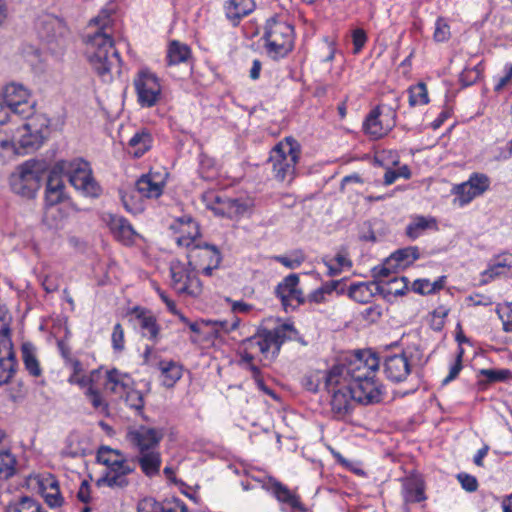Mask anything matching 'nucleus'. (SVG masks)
Masks as SVG:
<instances>
[{
	"mask_svg": "<svg viewBox=\"0 0 512 512\" xmlns=\"http://www.w3.org/2000/svg\"><path fill=\"white\" fill-rule=\"evenodd\" d=\"M38 492L46 504L52 508L61 507L64 498L60 492L58 480L51 474L41 475L37 478Z\"/></svg>",
	"mask_w": 512,
	"mask_h": 512,
	"instance_id": "nucleus-23",
	"label": "nucleus"
},
{
	"mask_svg": "<svg viewBox=\"0 0 512 512\" xmlns=\"http://www.w3.org/2000/svg\"><path fill=\"white\" fill-rule=\"evenodd\" d=\"M399 269L398 266H395V263L388 264V259L378 267L373 269V275L382 285H385L387 282L386 279L390 277L396 270Z\"/></svg>",
	"mask_w": 512,
	"mask_h": 512,
	"instance_id": "nucleus-50",
	"label": "nucleus"
},
{
	"mask_svg": "<svg viewBox=\"0 0 512 512\" xmlns=\"http://www.w3.org/2000/svg\"><path fill=\"white\" fill-rule=\"evenodd\" d=\"M165 177L159 173L149 172L142 175L135 183L139 195L147 199H157L164 191Z\"/></svg>",
	"mask_w": 512,
	"mask_h": 512,
	"instance_id": "nucleus-21",
	"label": "nucleus"
},
{
	"mask_svg": "<svg viewBox=\"0 0 512 512\" xmlns=\"http://www.w3.org/2000/svg\"><path fill=\"white\" fill-rule=\"evenodd\" d=\"M124 394L126 395L125 401L131 408L136 410H141L143 408L144 399L140 391L128 388Z\"/></svg>",
	"mask_w": 512,
	"mask_h": 512,
	"instance_id": "nucleus-54",
	"label": "nucleus"
},
{
	"mask_svg": "<svg viewBox=\"0 0 512 512\" xmlns=\"http://www.w3.org/2000/svg\"><path fill=\"white\" fill-rule=\"evenodd\" d=\"M62 168L65 169L71 185L76 189L82 190L89 196L95 197L99 195L100 187L92 177L88 162L76 159L69 163H63Z\"/></svg>",
	"mask_w": 512,
	"mask_h": 512,
	"instance_id": "nucleus-8",
	"label": "nucleus"
},
{
	"mask_svg": "<svg viewBox=\"0 0 512 512\" xmlns=\"http://www.w3.org/2000/svg\"><path fill=\"white\" fill-rule=\"evenodd\" d=\"M301 156L300 144L292 137H286L270 151L268 162L274 178L280 182L291 183L296 175V165Z\"/></svg>",
	"mask_w": 512,
	"mask_h": 512,
	"instance_id": "nucleus-3",
	"label": "nucleus"
},
{
	"mask_svg": "<svg viewBox=\"0 0 512 512\" xmlns=\"http://www.w3.org/2000/svg\"><path fill=\"white\" fill-rule=\"evenodd\" d=\"M97 460L106 466V470L110 468L126 464L131 460H128L124 455L118 451L109 447H101L97 453Z\"/></svg>",
	"mask_w": 512,
	"mask_h": 512,
	"instance_id": "nucleus-35",
	"label": "nucleus"
},
{
	"mask_svg": "<svg viewBox=\"0 0 512 512\" xmlns=\"http://www.w3.org/2000/svg\"><path fill=\"white\" fill-rule=\"evenodd\" d=\"M325 386L329 393H331V409L335 417L343 418L352 410L354 393L351 385L345 381L341 384H331L325 378Z\"/></svg>",
	"mask_w": 512,
	"mask_h": 512,
	"instance_id": "nucleus-13",
	"label": "nucleus"
},
{
	"mask_svg": "<svg viewBox=\"0 0 512 512\" xmlns=\"http://www.w3.org/2000/svg\"><path fill=\"white\" fill-rule=\"evenodd\" d=\"M152 135L145 129L134 134L128 143V153L135 158H140L152 147Z\"/></svg>",
	"mask_w": 512,
	"mask_h": 512,
	"instance_id": "nucleus-32",
	"label": "nucleus"
},
{
	"mask_svg": "<svg viewBox=\"0 0 512 512\" xmlns=\"http://www.w3.org/2000/svg\"><path fill=\"white\" fill-rule=\"evenodd\" d=\"M248 369L251 371L252 376L257 383V386L265 393L272 395V391L265 386L264 381L260 376V369L253 363L248 365Z\"/></svg>",
	"mask_w": 512,
	"mask_h": 512,
	"instance_id": "nucleus-64",
	"label": "nucleus"
},
{
	"mask_svg": "<svg viewBox=\"0 0 512 512\" xmlns=\"http://www.w3.org/2000/svg\"><path fill=\"white\" fill-rule=\"evenodd\" d=\"M16 458L9 450L0 452V480H8L16 473Z\"/></svg>",
	"mask_w": 512,
	"mask_h": 512,
	"instance_id": "nucleus-40",
	"label": "nucleus"
},
{
	"mask_svg": "<svg viewBox=\"0 0 512 512\" xmlns=\"http://www.w3.org/2000/svg\"><path fill=\"white\" fill-rule=\"evenodd\" d=\"M22 358L27 371L34 377H39L42 373L39 361L34 352L26 345L22 348Z\"/></svg>",
	"mask_w": 512,
	"mask_h": 512,
	"instance_id": "nucleus-42",
	"label": "nucleus"
},
{
	"mask_svg": "<svg viewBox=\"0 0 512 512\" xmlns=\"http://www.w3.org/2000/svg\"><path fill=\"white\" fill-rule=\"evenodd\" d=\"M291 332H293V328L287 324L273 330H264L258 335L246 339V346L250 349H258L262 354H267L271 348L279 351L285 340L290 338Z\"/></svg>",
	"mask_w": 512,
	"mask_h": 512,
	"instance_id": "nucleus-10",
	"label": "nucleus"
},
{
	"mask_svg": "<svg viewBox=\"0 0 512 512\" xmlns=\"http://www.w3.org/2000/svg\"><path fill=\"white\" fill-rule=\"evenodd\" d=\"M195 267L173 260L170 264L172 288L178 294L196 297L202 292V283L198 279Z\"/></svg>",
	"mask_w": 512,
	"mask_h": 512,
	"instance_id": "nucleus-7",
	"label": "nucleus"
},
{
	"mask_svg": "<svg viewBox=\"0 0 512 512\" xmlns=\"http://www.w3.org/2000/svg\"><path fill=\"white\" fill-rule=\"evenodd\" d=\"M111 341L113 349L117 352H121L125 347L124 329L120 323H117L111 335Z\"/></svg>",
	"mask_w": 512,
	"mask_h": 512,
	"instance_id": "nucleus-56",
	"label": "nucleus"
},
{
	"mask_svg": "<svg viewBox=\"0 0 512 512\" xmlns=\"http://www.w3.org/2000/svg\"><path fill=\"white\" fill-rule=\"evenodd\" d=\"M458 481L461 483L463 489L468 492H475L478 488V481L476 477L467 473H459L457 475Z\"/></svg>",
	"mask_w": 512,
	"mask_h": 512,
	"instance_id": "nucleus-60",
	"label": "nucleus"
},
{
	"mask_svg": "<svg viewBox=\"0 0 512 512\" xmlns=\"http://www.w3.org/2000/svg\"><path fill=\"white\" fill-rule=\"evenodd\" d=\"M326 374H322L321 372H313L310 374H307L304 376L302 383L303 386L308 390L312 392H316L318 390V387L321 383V381L326 378Z\"/></svg>",
	"mask_w": 512,
	"mask_h": 512,
	"instance_id": "nucleus-52",
	"label": "nucleus"
},
{
	"mask_svg": "<svg viewBox=\"0 0 512 512\" xmlns=\"http://www.w3.org/2000/svg\"><path fill=\"white\" fill-rule=\"evenodd\" d=\"M424 483L420 479H408L404 484V499L407 503H418L426 499Z\"/></svg>",
	"mask_w": 512,
	"mask_h": 512,
	"instance_id": "nucleus-38",
	"label": "nucleus"
},
{
	"mask_svg": "<svg viewBox=\"0 0 512 512\" xmlns=\"http://www.w3.org/2000/svg\"><path fill=\"white\" fill-rule=\"evenodd\" d=\"M496 311L502 321L503 330L512 332V303L499 304Z\"/></svg>",
	"mask_w": 512,
	"mask_h": 512,
	"instance_id": "nucleus-47",
	"label": "nucleus"
},
{
	"mask_svg": "<svg viewBox=\"0 0 512 512\" xmlns=\"http://www.w3.org/2000/svg\"><path fill=\"white\" fill-rule=\"evenodd\" d=\"M138 102L142 107L156 105L161 96V85L158 77L148 69H141L134 79Z\"/></svg>",
	"mask_w": 512,
	"mask_h": 512,
	"instance_id": "nucleus-9",
	"label": "nucleus"
},
{
	"mask_svg": "<svg viewBox=\"0 0 512 512\" xmlns=\"http://www.w3.org/2000/svg\"><path fill=\"white\" fill-rule=\"evenodd\" d=\"M131 314L134 316L135 325L140 328L142 336L157 342L160 335V326L155 315L150 310L142 307H134Z\"/></svg>",
	"mask_w": 512,
	"mask_h": 512,
	"instance_id": "nucleus-20",
	"label": "nucleus"
},
{
	"mask_svg": "<svg viewBox=\"0 0 512 512\" xmlns=\"http://www.w3.org/2000/svg\"><path fill=\"white\" fill-rule=\"evenodd\" d=\"M5 512H43L41 504L30 496H21L5 507Z\"/></svg>",
	"mask_w": 512,
	"mask_h": 512,
	"instance_id": "nucleus-37",
	"label": "nucleus"
},
{
	"mask_svg": "<svg viewBox=\"0 0 512 512\" xmlns=\"http://www.w3.org/2000/svg\"><path fill=\"white\" fill-rule=\"evenodd\" d=\"M85 395L95 409L105 408L107 406L101 396V393L95 389L91 383L87 386Z\"/></svg>",
	"mask_w": 512,
	"mask_h": 512,
	"instance_id": "nucleus-59",
	"label": "nucleus"
},
{
	"mask_svg": "<svg viewBox=\"0 0 512 512\" xmlns=\"http://www.w3.org/2000/svg\"><path fill=\"white\" fill-rule=\"evenodd\" d=\"M134 471V461L110 468L105 471L104 475L100 479H98L97 485H106L110 488H125L130 483L128 476Z\"/></svg>",
	"mask_w": 512,
	"mask_h": 512,
	"instance_id": "nucleus-22",
	"label": "nucleus"
},
{
	"mask_svg": "<svg viewBox=\"0 0 512 512\" xmlns=\"http://www.w3.org/2000/svg\"><path fill=\"white\" fill-rule=\"evenodd\" d=\"M128 380L129 378L127 375L113 368L106 372L104 389L109 393L123 396L124 392H126L129 387Z\"/></svg>",
	"mask_w": 512,
	"mask_h": 512,
	"instance_id": "nucleus-30",
	"label": "nucleus"
},
{
	"mask_svg": "<svg viewBox=\"0 0 512 512\" xmlns=\"http://www.w3.org/2000/svg\"><path fill=\"white\" fill-rule=\"evenodd\" d=\"M263 39L270 55L283 57L293 48V26L283 16H273L266 21Z\"/></svg>",
	"mask_w": 512,
	"mask_h": 512,
	"instance_id": "nucleus-4",
	"label": "nucleus"
},
{
	"mask_svg": "<svg viewBox=\"0 0 512 512\" xmlns=\"http://www.w3.org/2000/svg\"><path fill=\"white\" fill-rule=\"evenodd\" d=\"M429 229H437L436 219L433 217L416 216L407 226L406 235L411 239H416Z\"/></svg>",
	"mask_w": 512,
	"mask_h": 512,
	"instance_id": "nucleus-34",
	"label": "nucleus"
},
{
	"mask_svg": "<svg viewBox=\"0 0 512 512\" xmlns=\"http://www.w3.org/2000/svg\"><path fill=\"white\" fill-rule=\"evenodd\" d=\"M5 104L11 112L24 118L33 113V106L29 104L30 93L22 84L11 83L3 90Z\"/></svg>",
	"mask_w": 512,
	"mask_h": 512,
	"instance_id": "nucleus-12",
	"label": "nucleus"
},
{
	"mask_svg": "<svg viewBox=\"0 0 512 512\" xmlns=\"http://www.w3.org/2000/svg\"><path fill=\"white\" fill-rule=\"evenodd\" d=\"M108 27L103 24L98 31L85 37V54L92 69L103 81L112 80L114 71L120 72L121 59L114 47Z\"/></svg>",
	"mask_w": 512,
	"mask_h": 512,
	"instance_id": "nucleus-1",
	"label": "nucleus"
},
{
	"mask_svg": "<svg viewBox=\"0 0 512 512\" xmlns=\"http://www.w3.org/2000/svg\"><path fill=\"white\" fill-rule=\"evenodd\" d=\"M12 317L6 305L0 303V336L8 337Z\"/></svg>",
	"mask_w": 512,
	"mask_h": 512,
	"instance_id": "nucleus-55",
	"label": "nucleus"
},
{
	"mask_svg": "<svg viewBox=\"0 0 512 512\" xmlns=\"http://www.w3.org/2000/svg\"><path fill=\"white\" fill-rule=\"evenodd\" d=\"M37 31L39 37L47 42H52L64 32V26L56 17L47 15L40 18L37 22Z\"/></svg>",
	"mask_w": 512,
	"mask_h": 512,
	"instance_id": "nucleus-27",
	"label": "nucleus"
},
{
	"mask_svg": "<svg viewBox=\"0 0 512 512\" xmlns=\"http://www.w3.org/2000/svg\"><path fill=\"white\" fill-rule=\"evenodd\" d=\"M43 172V165L35 160H29L17 166L10 176L12 191L27 198L34 197L40 187Z\"/></svg>",
	"mask_w": 512,
	"mask_h": 512,
	"instance_id": "nucleus-5",
	"label": "nucleus"
},
{
	"mask_svg": "<svg viewBox=\"0 0 512 512\" xmlns=\"http://www.w3.org/2000/svg\"><path fill=\"white\" fill-rule=\"evenodd\" d=\"M267 490L270 491L278 501L289 505L293 509L304 510L299 496L293 493L287 486L270 478L267 482Z\"/></svg>",
	"mask_w": 512,
	"mask_h": 512,
	"instance_id": "nucleus-25",
	"label": "nucleus"
},
{
	"mask_svg": "<svg viewBox=\"0 0 512 512\" xmlns=\"http://www.w3.org/2000/svg\"><path fill=\"white\" fill-rule=\"evenodd\" d=\"M340 281H330L323 284L320 288L316 289L312 293H310L307 297L308 302L320 304L325 302L326 295L331 294L333 291L337 290Z\"/></svg>",
	"mask_w": 512,
	"mask_h": 512,
	"instance_id": "nucleus-41",
	"label": "nucleus"
},
{
	"mask_svg": "<svg viewBox=\"0 0 512 512\" xmlns=\"http://www.w3.org/2000/svg\"><path fill=\"white\" fill-rule=\"evenodd\" d=\"M450 27L443 18H439L436 21V27L434 31V39L438 42H443L449 39Z\"/></svg>",
	"mask_w": 512,
	"mask_h": 512,
	"instance_id": "nucleus-58",
	"label": "nucleus"
},
{
	"mask_svg": "<svg viewBox=\"0 0 512 512\" xmlns=\"http://www.w3.org/2000/svg\"><path fill=\"white\" fill-rule=\"evenodd\" d=\"M298 284V275L290 274L276 287V295L281 300L285 311H288L289 308L295 309L306 302V298L301 289L298 288Z\"/></svg>",
	"mask_w": 512,
	"mask_h": 512,
	"instance_id": "nucleus-15",
	"label": "nucleus"
},
{
	"mask_svg": "<svg viewBox=\"0 0 512 512\" xmlns=\"http://www.w3.org/2000/svg\"><path fill=\"white\" fill-rule=\"evenodd\" d=\"M349 296L359 303H367L372 294L366 284L359 283L350 286Z\"/></svg>",
	"mask_w": 512,
	"mask_h": 512,
	"instance_id": "nucleus-45",
	"label": "nucleus"
},
{
	"mask_svg": "<svg viewBox=\"0 0 512 512\" xmlns=\"http://www.w3.org/2000/svg\"><path fill=\"white\" fill-rule=\"evenodd\" d=\"M381 116V108L377 106L370 111L363 123L364 132L373 139L387 135L394 126V114L388 120L381 119Z\"/></svg>",
	"mask_w": 512,
	"mask_h": 512,
	"instance_id": "nucleus-19",
	"label": "nucleus"
},
{
	"mask_svg": "<svg viewBox=\"0 0 512 512\" xmlns=\"http://www.w3.org/2000/svg\"><path fill=\"white\" fill-rule=\"evenodd\" d=\"M188 262L195 269H201L204 275L211 276L221 262V254L216 246L199 242L189 249Z\"/></svg>",
	"mask_w": 512,
	"mask_h": 512,
	"instance_id": "nucleus-11",
	"label": "nucleus"
},
{
	"mask_svg": "<svg viewBox=\"0 0 512 512\" xmlns=\"http://www.w3.org/2000/svg\"><path fill=\"white\" fill-rule=\"evenodd\" d=\"M429 101L427 88L424 83H418L409 89V104L411 107L425 105Z\"/></svg>",
	"mask_w": 512,
	"mask_h": 512,
	"instance_id": "nucleus-43",
	"label": "nucleus"
},
{
	"mask_svg": "<svg viewBox=\"0 0 512 512\" xmlns=\"http://www.w3.org/2000/svg\"><path fill=\"white\" fill-rule=\"evenodd\" d=\"M141 502H150L148 512H185L186 510L185 506L180 505L179 503H168L166 505L161 506L159 503L155 502L151 498L143 499Z\"/></svg>",
	"mask_w": 512,
	"mask_h": 512,
	"instance_id": "nucleus-49",
	"label": "nucleus"
},
{
	"mask_svg": "<svg viewBox=\"0 0 512 512\" xmlns=\"http://www.w3.org/2000/svg\"><path fill=\"white\" fill-rule=\"evenodd\" d=\"M380 289L383 293L388 295H403L407 289L406 278L393 277L392 279L387 280L385 285H381Z\"/></svg>",
	"mask_w": 512,
	"mask_h": 512,
	"instance_id": "nucleus-44",
	"label": "nucleus"
},
{
	"mask_svg": "<svg viewBox=\"0 0 512 512\" xmlns=\"http://www.w3.org/2000/svg\"><path fill=\"white\" fill-rule=\"evenodd\" d=\"M163 436L162 430L145 426L128 433L129 441L138 448L139 453L156 449Z\"/></svg>",
	"mask_w": 512,
	"mask_h": 512,
	"instance_id": "nucleus-18",
	"label": "nucleus"
},
{
	"mask_svg": "<svg viewBox=\"0 0 512 512\" xmlns=\"http://www.w3.org/2000/svg\"><path fill=\"white\" fill-rule=\"evenodd\" d=\"M469 182H464L456 187L457 200L460 205H466L472 201L475 197L479 196Z\"/></svg>",
	"mask_w": 512,
	"mask_h": 512,
	"instance_id": "nucleus-46",
	"label": "nucleus"
},
{
	"mask_svg": "<svg viewBox=\"0 0 512 512\" xmlns=\"http://www.w3.org/2000/svg\"><path fill=\"white\" fill-rule=\"evenodd\" d=\"M162 383L165 387L171 388L182 376V368L174 361L160 362Z\"/></svg>",
	"mask_w": 512,
	"mask_h": 512,
	"instance_id": "nucleus-39",
	"label": "nucleus"
},
{
	"mask_svg": "<svg viewBox=\"0 0 512 512\" xmlns=\"http://www.w3.org/2000/svg\"><path fill=\"white\" fill-rule=\"evenodd\" d=\"M352 40L354 45V53L357 54L363 48L367 41L366 33L363 29H356L353 31Z\"/></svg>",
	"mask_w": 512,
	"mask_h": 512,
	"instance_id": "nucleus-63",
	"label": "nucleus"
},
{
	"mask_svg": "<svg viewBox=\"0 0 512 512\" xmlns=\"http://www.w3.org/2000/svg\"><path fill=\"white\" fill-rule=\"evenodd\" d=\"M131 461H134V464L137 462L140 465L142 472L148 477H152L159 473L161 456L155 449L139 453V456Z\"/></svg>",
	"mask_w": 512,
	"mask_h": 512,
	"instance_id": "nucleus-31",
	"label": "nucleus"
},
{
	"mask_svg": "<svg viewBox=\"0 0 512 512\" xmlns=\"http://www.w3.org/2000/svg\"><path fill=\"white\" fill-rule=\"evenodd\" d=\"M65 366L70 370L68 382L70 384L78 385L81 388L87 387L92 383L94 376L98 374V371L94 370L91 372L90 376H87L85 374L83 364L78 358L68 359Z\"/></svg>",
	"mask_w": 512,
	"mask_h": 512,
	"instance_id": "nucleus-29",
	"label": "nucleus"
},
{
	"mask_svg": "<svg viewBox=\"0 0 512 512\" xmlns=\"http://www.w3.org/2000/svg\"><path fill=\"white\" fill-rule=\"evenodd\" d=\"M469 184L474 188L473 191H476V194H483L490 185L489 178L485 174L474 173L468 180Z\"/></svg>",
	"mask_w": 512,
	"mask_h": 512,
	"instance_id": "nucleus-51",
	"label": "nucleus"
},
{
	"mask_svg": "<svg viewBox=\"0 0 512 512\" xmlns=\"http://www.w3.org/2000/svg\"><path fill=\"white\" fill-rule=\"evenodd\" d=\"M60 276L55 273L47 274L42 280V286L47 293H52L58 290L60 286Z\"/></svg>",
	"mask_w": 512,
	"mask_h": 512,
	"instance_id": "nucleus-62",
	"label": "nucleus"
},
{
	"mask_svg": "<svg viewBox=\"0 0 512 512\" xmlns=\"http://www.w3.org/2000/svg\"><path fill=\"white\" fill-rule=\"evenodd\" d=\"M355 402L363 405H374L382 402L386 395L384 384L377 378L365 379L351 385Z\"/></svg>",
	"mask_w": 512,
	"mask_h": 512,
	"instance_id": "nucleus-14",
	"label": "nucleus"
},
{
	"mask_svg": "<svg viewBox=\"0 0 512 512\" xmlns=\"http://www.w3.org/2000/svg\"><path fill=\"white\" fill-rule=\"evenodd\" d=\"M36 118L30 122L25 123L17 128L16 135L11 141V145L15 148L17 153H28L37 150L47 138L48 125L41 123L37 128ZM3 147L10 145L8 141L1 143Z\"/></svg>",
	"mask_w": 512,
	"mask_h": 512,
	"instance_id": "nucleus-6",
	"label": "nucleus"
},
{
	"mask_svg": "<svg viewBox=\"0 0 512 512\" xmlns=\"http://www.w3.org/2000/svg\"><path fill=\"white\" fill-rule=\"evenodd\" d=\"M170 229L174 231L176 236V243L178 246L192 248L195 244L200 242L199 226L194 219L189 215H184L174 220L170 225Z\"/></svg>",
	"mask_w": 512,
	"mask_h": 512,
	"instance_id": "nucleus-16",
	"label": "nucleus"
},
{
	"mask_svg": "<svg viewBox=\"0 0 512 512\" xmlns=\"http://www.w3.org/2000/svg\"><path fill=\"white\" fill-rule=\"evenodd\" d=\"M480 374L485 377V379L492 383L501 381L507 378L509 371L508 370H495V369H483L480 371Z\"/></svg>",
	"mask_w": 512,
	"mask_h": 512,
	"instance_id": "nucleus-61",
	"label": "nucleus"
},
{
	"mask_svg": "<svg viewBox=\"0 0 512 512\" xmlns=\"http://www.w3.org/2000/svg\"><path fill=\"white\" fill-rule=\"evenodd\" d=\"M413 291L420 294H430L442 288L441 281H435L431 283L427 279H418L413 283Z\"/></svg>",
	"mask_w": 512,
	"mask_h": 512,
	"instance_id": "nucleus-48",
	"label": "nucleus"
},
{
	"mask_svg": "<svg viewBox=\"0 0 512 512\" xmlns=\"http://www.w3.org/2000/svg\"><path fill=\"white\" fill-rule=\"evenodd\" d=\"M254 9V0H228L224 5L225 16L233 26H237Z\"/></svg>",
	"mask_w": 512,
	"mask_h": 512,
	"instance_id": "nucleus-24",
	"label": "nucleus"
},
{
	"mask_svg": "<svg viewBox=\"0 0 512 512\" xmlns=\"http://www.w3.org/2000/svg\"><path fill=\"white\" fill-rule=\"evenodd\" d=\"M383 368L386 377L395 383L405 381L412 372V364L405 353L387 356Z\"/></svg>",
	"mask_w": 512,
	"mask_h": 512,
	"instance_id": "nucleus-17",
	"label": "nucleus"
},
{
	"mask_svg": "<svg viewBox=\"0 0 512 512\" xmlns=\"http://www.w3.org/2000/svg\"><path fill=\"white\" fill-rule=\"evenodd\" d=\"M482 74V68L480 65H476L472 68H465L460 74V81L465 85L469 86L475 83Z\"/></svg>",
	"mask_w": 512,
	"mask_h": 512,
	"instance_id": "nucleus-53",
	"label": "nucleus"
},
{
	"mask_svg": "<svg viewBox=\"0 0 512 512\" xmlns=\"http://www.w3.org/2000/svg\"><path fill=\"white\" fill-rule=\"evenodd\" d=\"M464 355L463 348L459 347L454 364L450 367L448 376L443 380V384H448L454 380L462 370V359Z\"/></svg>",
	"mask_w": 512,
	"mask_h": 512,
	"instance_id": "nucleus-57",
	"label": "nucleus"
},
{
	"mask_svg": "<svg viewBox=\"0 0 512 512\" xmlns=\"http://www.w3.org/2000/svg\"><path fill=\"white\" fill-rule=\"evenodd\" d=\"M379 358L371 350H362L345 359V362L334 365L327 372V382L341 384L342 381L352 385L377 375Z\"/></svg>",
	"mask_w": 512,
	"mask_h": 512,
	"instance_id": "nucleus-2",
	"label": "nucleus"
},
{
	"mask_svg": "<svg viewBox=\"0 0 512 512\" xmlns=\"http://www.w3.org/2000/svg\"><path fill=\"white\" fill-rule=\"evenodd\" d=\"M166 58L168 65L188 63L192 59V52L188 45L173 40L168 45Z\"/></svg>",
	"mask_w": 512,
	"mask_h": 512,
	"instance_id": "nucleus-33",
	"label": "nucleus"
},
{
	"mask_svg": "<svg viewBox=\"0 0 512 512\" xmlns=\"http://www.w3.org/2000/svg\"><path fill=\"white\" fill-rule=\"evenodd\" d=\"M108 226L114 237L124 245H130L135 238V231L130 223L121 216L110 215Z\"/></svg>",
	"mask_w": 512,
	"mask_h": 512,
	"instance_id": "nucleus-26",
	"label": "nucleus"
},
{
	"mask_svg": "<svg viewBox=\"0 0 512 512\" xmlns=\"http://www.w3.org/2000/svg\"><path fill=\"white\" fill-rule=\"evenodd\" d=\"M418 258H419L418 248L415 246H410V247L402 248V249L395 251L388 258V264L395 263V266H398L399 269H403L406 266L412 264Z\"/></svg>",
	"mask_w": 512,
	"mask_h": 512,
	"instance_id": "nucleus-36",
	"label": "nucleus"
},
{
	"mask_svg": "<svg viewBox=\"0 0 512 512\" xmlns=\"http://www.w3.org/2000/svg\"><path fill=\"white\" fill-rule=\"evenodd\" d=\"M65 199L64 182L58 172L51 171L47 180L45 200L49 206L61 203Z\"/></svg>",
	"mask_w": 512,
	"mask_h": 512,
	"instance_id": "nucleus-28",
	"label": "nucleus"
}]
</instances>
